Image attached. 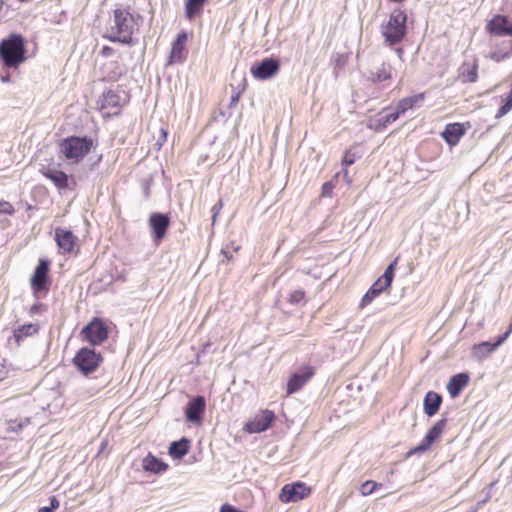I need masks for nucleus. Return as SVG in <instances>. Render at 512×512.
Wrapping results in <instances>:
<instances>
[{
    "label": "nucleus",
    "mask_w": 512,
    "mask_h": 512,
    "mask_svg": "<svg viewBox=\"0 0 512 512\" xmlns=\"http://www.w3.org/2000/svg\"><path fill=\"white\" fill-rule=\"evenodd\" d=\"M134 16L127 8L119 7L113 10V20L105 36L110 42L130 44L134 31Z\"/></svg>",
    "instance_id": "1"
},
{
    "label": "nucleus",
    "mask_w": 512,
    "mask_h": 512,
    "mask_svg": "<svg viewBox=\"0 0 512 512\" xmlns=\"http://www.w3.org/2000/svg\"><path fill=\"white\" fill-rule=\"evenodd\" d=\"M25 39L20 34H11L0 41V60L7 68H17L26 60Z\"/></svg>",
    "instance_id": "2"
},
{
    "label": "nucleus",
    "mask_w": 512,
    "mask_h": 512,
    "mask_svg": "<svg viewBox=\"0 0 512 512\" xmlns=\"http://www.w3.org/2000/svg\"><path fill=\"white\" fill-rule=\"evenodd\" d=\"M407 14L400 8L393 9L387 23L380 27L381 35L384 37V44L394 46L403 41L407 34Z\"/></svg>",
    "instance_id": "3"
},
{
    "label": "nucleus",
    "mask_w": 512,
    "mask_h": 512,
    "mask_svg": "<svg viewBox=\"0 0 512 512\" xmlns=\"http://www.w3.org/2000/svg\"><path fill=\"white\" fill-rule=\"evenodd\" d=\"M93 146L92 138L88 136L77 137L71 136L62 139L60 142V153L64 155L67 160L79 162L91 150Z\"/></svg>",
    "instance_id": "4"
},
{
    "label": "nucleus",
    "mask_w": 512,
    "mask_h": 512,
    "mask_svg": "<svg viewBox=\"0 0 512 512\" xmlns=\"http://www.w3.org/2000/svg\"><path fill=\"white\" fill-rule=\"evenodd\" d=\"M103 361L102 353L96 351L92 346L80 348L72 359V363L76 369L85 376L95 372Z\"/></svg>",
    "instance_id": "5"
},
{
    "label": "nucleus",
    "mask_w": 512,
    "mask_h": 512,
    "mask_svg": "<svg viewBox=\"0 0 512 512\" xmlns=\"http://www.w3.org/2000/svg\"><path fill=\"white\" fill-rule=\"evenodd\" d=\"M110 334V328L104 319L93 317L80 331L82 341L95 347L105 342Z\"/></svg>",
    "instance_id": "6"
},
{
    "label": "nucleus",
    "mask_w": 512,
    "mask_h": 512,
    "mask_svg": "<svg viewBox=\"0 0 512 512\" xmlns=\"http://www.w3.org/2000/svg\"><path fill=\"white\" fill-rule=\"evenodd\" d=\"M171 219L166 213L153 212L149 216L148 224L151 230L153 243L158 246L166 237L170 227Z\"/></svg>",
    "instance_id": "7"
},
{
    "label": "nucleus",
    "mask_w": 512,
    "mask_h": 512,
    "mask_svg": "<svg viewBox=\"0 0 512 512\" xmlns=\"http://www.w3.org/2000/svg\"><path fill=\"white\" fill-rule=\"evenodd\" d=\"M50 261L40 259L30 279L31 288L34 293L48 291L51 284L49 278Z\"/></svg>",
    "instance_id": "8"
},
{
    "label": "nucleus",
    "mask_w": 512,
    "mask_h": 512,
    "mask_svg": "<svg viewBox=\"0 0 512 512\" xmlns=\"http://www.w3.org/2000/svg\"><path fill=\"white\" fill-rule=\"evenodd\" d=\"M447 419L442 418L438 420L426 433L422 441L414 448L410 449L406 453V457H411L412 455L423 453L427 451L431 445L440 437L443 433L446 426Z\"/></svg>",
    "instance_id": "9"
},
{
    "label": "nucleus",
    "mask_w": 512,
    "mask_h": 512,
    "mask_svg": "<svg viewBox=\"0 0 512 512\" xmlns=\"http://www.w3.org/2000/svg\"><path fill=\"white\" fill-rule=\"evenodd\" d=\"M280 70V61L276 58H264L251 66V74L255 79L268 80L278 74Z\"/></svg>",
    "instance_id": "10"
},
{
    "label": "nucleus",
    "mask_w": 512,
    "mask_h": 512,
    "mask_svg": "<svg viewBox=\"0 0 512 512\" xmlns=\"http://www.w3.org/2000/svg\"><path fill=\"white\" fill-rule=\"evenodd\" d=\"M311 492V488L304 482L297 481L286 484L282 487L279 499L283 503L297 502L307 497Z\"/></svg>",
    "instance_id": "11"
},
{
    "label": "nucleus",
    "mask_w": 512,
    "mask_h": 512,
    "mask_svg": "<svg viewBox=\"0 0 512 512\" xmlns=\"http://www.w3.org/2000/svg\"><path fill=\"white\" fill-rule=\"evenodd\" d=\"M206 408V400L204 396L197 395L191 401L188 402L185 408L186 420L190 423H200L203 420Z\"/></svg>",
    "instance_id": "12"
},
{
    "label": "nucleus",
    "mask_w": 512,
    "mask_h": 512,
    "mask_svg": "<svg viewBox=\"0 0 512 512\" xmlns=\"http://www.w3.org/2000/svg\"><path fill=\"white\" fill-rule=\"evenodd\" d=\"M486 30L495 36H512V21L506 15L497 14L487 23Z\"/></svg>",
    "instance_id": "13"
},
{
    "label": "nucleus",
    "mask_w": 512,
    "mask_h": 512,
    "mask_svg": "<svg viewBox=\"0 0 512 512\" xmlns=\"http://www.w3.org/2000/svg\"><path fill=\"white\" fill-rule=\"evenodd\" d=\"M275 420V415L270 410H265L261 415L245 424V431L250 434L261 433L269 429Z\"/></svg>",
    "instance_id": "14"
},
{
    "label": "nucleus",
    "mask_w": 512,
    "mask_h": 512,
    "mask_svg": "<svg viewBox=\"0 0 512 512\" xmlns=\"http://www.w3.org/2000/svg\"><path fill=\"white\" fill-rule=\"evenodd\" d=\"M313 375L314 369L310 366H305L294 372L287 382V394L291 395L299 391Z\"/></svg>",
    "instance_id": "15"
},
{
    "label": "nucleus",
    "mask_w": 512,
    "mask_h": 512,
    "mask_svg": "<svg viewBox=\"0 0 512 512\" xmlns=\"http://www.w3.org/2000/svg\"><path fill=\"white\" fill-rule=\"evenodd\" d=\"M507 340V334L498 336L495 342L484 341L473 346L472 353L477 359H483L492 354L499 346Z\"/></svg>",
    "instance_id": "16"
},
{
    "label": "nucleus",
    "mask_w": 512,
    "mask_h": 512,
    "mask_svg": "<svg viewBox=\"0 0 512 512\" xmlns=\"http://www.w3.org/2000/svg\"><path fill=\"white\" fill-rule=\"evenodd\" d=\"M466 124L464 123H449L441 132V136L450 146H455L459 143L461 137L466 132Z\"/></svg>",
    "instance_id": "17"
},
{
    "label": "nucleus",
    "mask_w": 512,
    "mask_h": 512,
    "mask_svg": "<svg viewBox=\"0 0 512 512\" xmlns=\"http://www.w3.org/2000/svg\"><path fill=\"white\" fill-rule=\"evenodd\" d=\"M41 174L53 182V184L59 189H66L69 185L68 175L56 168L44 166L40 169Z\"/></svg>",
    "instance_id": "18"
},
{
    "label": "nucleus",
    "mask_w": 512,
    "mask_h": 512,
    "mask_svg": "<svg viewBox=\"0 0 512 512\" xmlns=\"http://www.w3.org/2000/svg\"><path fill=\"white\" fill-rule=\"evenodd\" d=\"M470 376L467 372H461L453 375L447 384V390L452 398L460 395L462 390L468 385Z\"/></svg>",
    "instance_id": "19"
},
{
    "label": "nucleus",
    "mask_w": 512,
    "mask_h": 512,
    "mask_svg": "<svg viewBox=\"0 0 512 512\" xmlns=\"http://www.w3.org/2000/svg\"><path fill=\"white\" fill-rule=\"evenodd\" d=\"M392 78V66L388 62H382L378 67L371 68L368 71V81L380 83Z\"/></svg>",
    "instance_id": "20"
},
{
    "label": "nucleus",
    "mask_w": 512,
    "mask_h": 512,
    "mask_svg": "<svg viewBox=\"0 0 512 512\" xmlns=\"http://www.w3.org/2000/svg\"><path fill=\"white\" fill-rule=\"evenodd\" d=\"M55 240L57 242L58 247L67 253L73 250L76 237L70 230L56 228Z\"/></svg>",
    "instance_id": "21"
},
{
    "label": "nucleus",
    "mask_w": 512,
    "mask_h": 512,
    "mask_svg": "<svg viewBox=\"0 0 512 512\" xmlns=\"http://www.w3.org/2000/svg\"><path fill=\"white\" fill-rule=\"evenodd\" d=\"M442 403V396L434 391H429L424 397L423 408L424 413L428 417L434 416L438 411Z\"/></svg>",
    "instance_id": "22"
},
{
    "label": "nucleus",
    "mask_w": 512,
    "mask_h": 512,
    "mask_svg": "<svg viewBox=\"0 0 512 512\" xmlns=\"http://www.w3.org/2000/svg\"><path fill=\"white\" fill-rule=\"evenodd\" d=\"M168 467L167 463L154 456L152 453H148L142 461V468L148 472L162 473L165 472Z\"/></svg>",
    "instance_id": "23"
},
{
    "label": "nucleus",
    "mask_w": 512,
    "mask_h": 512,
    "mask_svg": "<svg viewBox=\"0 0 512 512\" xmlns=\"http://www.w3.org/2000/svg\"><path fill=\"white\" fill-rule=\"evenodd\" d=\"M190 449V440L186 437H182L178 441H173L168 449L169 455L173 459H182Z\"/></svg>",
    "instance_id": "24"
},
{
    "label": "nucleus",
    "mask_w": 512,
    "mask_h": 512,
    "mask_svg": "<svg viewBox=\"0 0 512 512\" xmlns=\"http://www.w3.org/2000/svg\"><path fill=\"white\" fill-rule=\"evenodd\" d=\"M387 287H384L382 280H376L361 299L360 307L364 308L379 296Z\"/></svg>",
    "instance_id": "25"
},
{
    "label": "nucleus",
    "mask_w": 512,
    "mask_h": 512,
    "mask_svg": "<svg viewBox=\"0 0 512 512\" xmlns=\"http://www.w3.org/2000/svg\"><path fill=\"white\" fill-rule=\"evenodd\" d=\"M208 0H186L185 2V16L187 19L192 20L199 16Z\"/></svg>",
    "instance_id": "26"
},
{
    "label": "nucleus",
    "mask_w": 512,
    "mask_h": 512,
    "mask_svg": "<svg viewBox=\"0 0 512 512\" xmlns=\"http://www.w3.org/2000/svg\"><path fill=\"white\" fill-rule=\"evenodd\" d=\"M38 330H39V326L36 324H32V323L24 324V325L17 327L16 329H14L13 337H14L16 343L19 345L20 342L25 337L32 336V335L38 333Z\"/></svg>",
    "instance_id": "27"
},
{
    "label": "nucleus",
    "mask_w": 512,
    "mask_h": 512,
    "mask_svg": "<svg viewBox=\"0 0 512 512\" xmlns=\"http://www.w3.org/2000/svg\"><path fill=\"white\" fill-rule=\"evenodd\" d=\"M187 40V34L185 32H181L177 35L176 39L174 40L172 44L171 49V58L173 60H181L182 59V52L184 50V44Z\"/></svg>",
    "instance_id": "28"
},
{
    "label": "nucleus",
    "mask_w": 512,
    "mask_h": 512,
    "mask_svg": "<svg viewBox=\"0 0 512 512\" xmlns=\"http://www.w3.org/2000/svg\"><path fill=\"white\" fill-rule=\"evenodd\" d=\"M399 257H396L385 269L383 275L378 278V280H382L384 287H390L393 281L395 270L397 267Z\"/></svg>",
    "instance_id": "29"
},
{
    "label": "nucleus",
    "mask_w": 512,
    "mask_h": 512,
    "mask_svg": "<svg viewBox=\"0 0 512 512\" xmlns=\"http://www.w3.org/2000/svg\"><path fill=\"white\" fill-rule=\"evenodd\" d=\"M120 106V97L113 91H108L103 94L101 100V108H118Z\"/></svg>",
    "instance_id": "30"
},
{
    "label": "nucleus",
    "mask_w": 512,
    "mask_h": 512,
    "mask_svg": "<svg viewBox=\"0 0 512 512\" xmlns=\"http://www.w3.org/2000/svg\"><path fill=\"white\" fill-rule=\"evenodd\" d=\"M29 424H30V418H28V417L10 420L8 422L7 430L10 432L19 433Z\"/></svg>",
    "instance_id": "31"
},
{
    "label": "nucleus",
    "mask_w": 512,
    "mask_h": 512,
    "mask_svg": "<svg viewBox=\"0 0 512 512\" xmlns=\"http://www.w3.org/2000/svg\"><path fill=\"white\" fill-rule=\"evenodd\" d=\"M400 116L401 114L396 108L393 111L385 109L382 113L380 120L383 122L384 125H388L396 121Z\"/></svg>",
    "instance_id": "32"
},
{
    "label": "nucleus",
    "mask_w": 512,
    "mask_h": 512,
    "mask_svg": "<svg viewBox=\"0 0 512 512\" xmlns=\"http://www.w3.org/2000/svg\"><path fill=\"white\" fill-rule=\"evenodd\" d=\"M478 65L474 63L467 71L462 72V77L464 82L473 83L476 82L478 74H477Z\"/></svg>",
    "instance_id": "33"
},
{
    "label": "nucleus",
    "mask_w": 512,
    "mask_h": 512,
    "mask_svg": "<svg viewBox=\"0 0 512 512\" xmlns=\"http://www.w3.org/2000/svg\"><path fill=\"white\" fill-rule=\"evenodd\" d=\"M378 486H382V484L372 480H367L361 485L360 492L363 496H368L372 494Z\"/></svg>",
    "instance_id": "34"
},
{
    "label": "nucleus",
    "mask_w": 512,
    "mask_h": 512,
    "mask_svg": "<svg viewBox=\"0 0 512 512\" xmlns=\"http://www.w3.org/2000/svg\"><path fill=\"white\" fill-rule=\"evenodd\" d=\"M288 301L292 305H299L305 303V292L303 290H295L291 292Z\"/></svg>",
    "instance_id": "35"
},
{
    "label": "nucleus",
    "mask_w": 512,
    "mask_h": 512,
    "mask_svg": "<svg viewBox=\"0 0 512 512\" xmlns=\"http://www.w3.org/2000/svg\"><path fill=\"white\" fill-rule=\"evenodd\" d=\"M355 162V155L352 154L350 151H346L343 155V158H342V165L345 167L344 168V175L347 176L348 172H347V167L354 164Z\"/></svg>",
    "instance_id": "36"
},
{
    "label": "nucleus",
    "mask_w": 512,
    "mask_h": 512,
    "mask_svg": "<svg viewBox=\"0 0 512 512\" xmlns=\"http://www.w3.org/2000/svg\"><path fill=\"white\" fill-rule=\"evenodd\" d=\"M14 213H15V209L10 202L4 201V200L0 201V215L1 214L13 215Z\"/></svg>",
    "instance_id": "37"
},
{
    "label": "nucleus",
    "mask_w": 512,
    "mask_h": 512,
    "mask_svg": "<svg viewBox=\"0 0 512 512\" xmlns=\"http://www.w3.org/2000/svg\"><path fill=\"white\" fill-rule=\"evenodd\" d=\"M396 109L399 111L401 115H403L406 111L412 109V106L406 98H403L397 103Z\"/></svg>",
    "instance_id": "38"
},
{
    "label": "nucleus",
    "mask_w": 512,
    "mask_h": 512,
    "mask_svg": "<svg viewBox=\"0 0 512 512\" xmlns=\"http://www.w3.org/2000/svg\"><path fill=\"white\" fill-rule=\"evenodd\" d=\"M223 208V202L221 199H219L212 207L211 209V212H212V224L214 225L216 220H217V216L219 215L221 209Z\"/></svg>",
    "instance_id": "39"
},
{
    "label": "nucleus",
    "mask_w": 512,
    "mask_h": 512,
    "mask_svg": "<svg viewBox=\"0 0 512 512\" xmlns=\"http://www.w3.org/2000/svg\"><path fill=\"white\" fill-rule=\"evenodd\" d=\"M406 99L411 104L412 108H414L415 106H418L424 100V94L423 93L416 94L413 96L406 97Z\"/></svg>",
    "instance_id": "40"
},
{
    "label": "nucleus",
    "mask_w": 512,
    "mask_h": 512,
    "mask_svg": "<svg viewBox=\"0 0 512 512\" xmlns=\"http://www.w3.org/2000/svg\"><path fill=\"white\" fill-rule=\"evenodd\" d=\"M334 185L332 182H325L322 185V191L321 194L324 197H331L333 192Z\"/></svg>",
    "instance_id": "41"
},
{
    "label": "nucleus",
    "mask_w": 512,
    "mask_h": 512,
    "mask_svg": "<svg viewBox=\"0 0 512 512\" xmlns=\"http://www.w3.org/2000/svg\"><path fill=\"white\" fill-rule=\"evenodd\" d=\"M49 501H50V505H49V506H47V507H48L52 512L59 508L60 503H59V500L57 499V497H56V496H51V497L49 498Z\"/></svg>",
    "instance_id": "42"
},
{
    "label": "nucleus",
    "mask_w": 512,
    "mask_h": 512,
    "mask_svg": "<svg viewBox=\"0 0 512 512\" xmlns=\"http://www.w3.org/2000/svg\"><path fill=\"white\" fill-rule=\"evenodd\" d=\"M239 99H240V92H234L230 98L229 108L235 107L237 105V103L239 102Z\"/></svg>",
    "instance_id": "43"
},
{
    "label": "nucleus",
    "mask_w": 512,
    "mask_h": 512,
    "mask_svg": "<svg viewBox=\"0 0 512 512\" xmlns=\"http://www.w3.org/2000/svg\"><path fill=\"white\" fill-rule=\"evenodd\" d=\"M511 110L510 107H507L505 104H503L497 111L495 118H501L504 115H506Z\"/></svg>",
    "instance_id": "44"
},
{
    "label": "nucleus",
    "mask_w": 512,
    "mask_h": 512,
    "mask_svg": "<svg viewBox=\"0 0 512 512\" xmlns=\"http://www.w3.org/2000/svg\"><path fill=\"white\" fill-rule=\"evenodd\" d=\"M221 254L224 256L222 262H224L225 260L230 261L233 258V253L228 248H223L221 250Z\"/></svg>",
    "instance_id": "45"
},
{
    "label": "nucleus",
    "mask_w": 512,
    "mask_h": 512,
    "mask_svg": "<svg viewBox=\"0 0 512 512\" xmlns=\"http://www.w3.org/2000/svg\"><path fill=\"white\" fill-rule=\"evenodd\" d=\"M113 52H114L113 48H111L109 46H103L100 51V54L104 57H110L113 54Z\"/></svg>",
    "instance_id": "46"
},
{
    "label": "nucleus",
    "mask_w": 512,
    "mask_h": 512,
    "mask_svg": "<svg viewBox=\"0 0 512 512\" xmlns=\"http://www.w3.org/2000/svg\"><path fill=\"white\" fill-rule=\"evenodd\" d=\"M42 307H43V304H41V303H36V304H34V305H32V306L30 307V309H29V313H30L31 315L37 314V313L40 311V309H41Z\"/></svg>",
    "instance_id": "47"
},
{
    "label": "nucleus",
    "mask_w": 512,
    "mask_h": 512,
    "mask_svg": "<svg viewBox=\"0 0 512 512\" xmlns=\"http://www.w3.org/2000/svg\"><path fill=\"white\" fill-rule=\"evenodd\" d=\"M504 104L512 109V89L506 96Z\"/></svg>",
    "instance_id": "48"
},
{
    "label": "nucleus",
    "mask_w": 512,
    "mask_h": 512,
    "mask_svg": "<svg viewBox=\"0 0 512 512\" xmlns=\"http://www.w3.org/2000/svg\"><path fill=\"white\" fill-rule=\"evenodd\" d=\"M396 52H397V55L399 56V58H402V55L404 53L403 49L402 48H397Z\"/></svg>",
    "instance_id": "49"
},
{
    "label": "nucleus",
    "mask_w": 512,
    "mask_h": 512,
    "mask_svg": "<svg viewBox=\"0 0 512 512\" xmlns=\"http://www.w3.org/2000/svg\"><path fill=\"white\" fill-rule=\"evenodd\" d=\"M511 333H512V323L509 325L508 330L504 334H507V338H508Z\"/></svg>",
    "instance_id": "50"
},
{
    "label": "nucleus",
    "mask_w": 512,
    "mask_h": 512,
    "mask_svg": "<svg viewBox=\"0 0 512 512\" xmlns=\"http://www.w3.org/2000/svg\"><path fill=\"white\" fill-rule=\"evenodd\" d=\"M38 512H52L47 506L46 507H42L38 510Z\"/></svg>",
    "instance_id": "51"
},
{
    "label": "nucleus",
    "mask_w": 512,
    "mask_h": 512,
    "mask_svg": "<svg viewBox=\"0 0 512 512\" xmlns=\"http://www.w3.org/2000/svg\"><path fill=\"white\" fill-rule=\"evenodd\" d=\"M479 506H480V503H478V504L476 505V507H474L470 512H477V510H478Z\"/></svg>",
    "instance_id": "52"
},
{
    "label": "nucleus",
    "mask_w": 512,
    "mask_h": 512,
    "mask_svg": "<svg viewBox=\"0 0 512 512\" xmlns=\"http://www.w3.org/2000/svg\"><path fill=\"white\" fill-rule=\"evenodd\" d=\"M162 136H163V139L166 140L167 133L164 130H162Z\"/></svg>",
    "instance_id": "53"
},
{
    "label": "nucleus",
    "mask_w": 512,
    "mask_h": 512,
    "mask_svg": "<svg viewBox=\"0 0 512 512\" xmlns=\"http://www.w3.org/2000/svg\"><path fill=\"white\" fill-rule=\"evenodd\" d=\"M2 81L3 82L9 81V77L8 76L7 77H2Z\"/></svg>",
    "instance_id": "54"
},
{
    "label": "nucleus",
    "mask_w": 512,
    "mask_h": 512,
    "mask_svg": "<svg viewBox=\"0 0 512 512\" xmlns=\"http://www.w3.org/2000/svg\"><path fill=\"white\" fill-rule=\"evenodd\" d=\"M340 63H341V60H340V58H338V59L336 60V64H337V65H340Z\"/></svg>",
    "instance_id": "55"
},
{
    "label": "nucleus",
    "mask_w": 512,
    "mask_h": 512,
    "mask_svg": "<svg viewBox=\"0 0 512 512\" xmlns=\"http://www.w3.org/2000/svg\"><path fill=\"white\" fill-rule=\"evenodd\" d=\"M145 194H146V196H148V188H146Z\"/></svg>",
    "instance_id": "56"
}]
</instances>
